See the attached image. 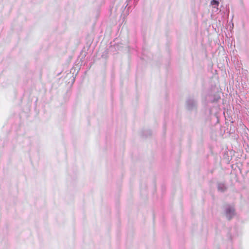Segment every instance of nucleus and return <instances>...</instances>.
Instances as JSON below:
<instances>
[{
  "mask_svg": "<svg viewBox=\"0 0 249 249\" xmlns=\"http://www.w3.org/2000/svg\"><path fill=\"white\" fill-rule=\"evenodd\" d=\"M211 5L214 6V7H216L217 9V7L219 5V2L216 0H213L211 1Z\"/></svg>",
  "mask_w": 249,
  "mask_h": 249,
  "instance_id": "f257e3e1",
  "label": "nucleus"
},
{
  "mask_svg": "<svg viewBox=\"0 0 249 249\" xmlns=\"http://www.w3.org/2000/svg\"><path fill=\"white\" fill-rule=\"evenodd\" d=\"M229 212L231 213L232 214H233V212H234V211L232 209V210H230Z\"/></svg>",
  "mask_w": 249,
  "mask_h": 249,
  "instance_id": "f03ea898",
  "label": "nucleus"
}]
</instances>
